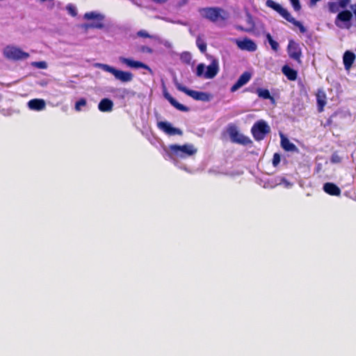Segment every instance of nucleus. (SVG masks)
<instances>
[{"label":"nucleus","mask_w":356,"mask_h":356,"mask_svg":"<svg viewBox=\"0 0 356 356\" xmlns=\"http://www.w3.org/2000/svg\"><path fill=\"white\" fill-rule=\"evenodd\" d=\"M227 133L232 143L248 145L252 143L249 137L239 133L237 127L234 124H229L227 126Z\"/></svg>","instance_id":"4"},{"label":"nucleus","mask_w":356,"mask_h":356,"mask_svg":"<svg viewBox=\"0 0 356 356\" xmlns=\"http://www.w3.org/2000/svg\"><path fill=\"white\" fill-rule=\"evenodd\" d=\"M86 105V100L84 98H81L78 100L75 104V109L78 111H81V106H85Z\"/></svg>","instance_id":"30"},{"label":"nucleus","mask_w":356,"mask_h":356,"mask_svg":"<svg viewBox=\"0 0 356 356\" xmlns=\"http://www.w3.org/2000/svg\"><path fill=\"white\" fill-rule=\"evenodd\" d=\"M282 72L289 81H295L298 77V72L287 65L282 67Z\"/></svg>","instance_id":"24"},{"label":"nucleus","mask_w":356,"mask_h":356,"mask_svg":"<svg viewBox=\"0 0 356 356\" xmlns=\"http://www.w3.org/2000/svg\"><path fill=\"white\" fill-rule=\"evenodd\" d=\"M328 8H329V10L333 13H336L338 10L337 4L335 2H329Z\"/></svg>","instance_id":"34"},{"label":"nucleus","mask_w":356,"mask_h":356,"mask_svg":"<svg viewBox=\"0 0 356 356\" xmlns=\"http://www.w3.org/2000/svg\"><path fill=\"white\" fill-rule=\"evenodd\" d=\"M137 35L141 38H152V35H150L145 30H140L138 31Z\"/></svg>","instance_id":"35"},{"label":"nucleus","mask_w":356,"mask_h":356,"mask_svg":"<svg viewBox=\"0 0 356 356\" xmlns=\"http://www.w3.org/2000/svg\"><path fill=\"white\" fill-rule=\"evenodd\" d=\"M143 51H146L149 52V53H151L152 51V50L149 47H143Z\"/></svg>","instance_id":"40"},{"label":"nucleus","mask_w":356,"mask_h":356,"mask_svg":"<svg viewBox=\"0 0 356 356\" xmlns=\"http://www.w3.org/2000/svg\"><path fill=\"white\" fill-rule=\"evenodd\" d=\"M266 5L267 7L270 8L278 13L286 21L297 26L302 33H305L306 32V29L302 24L293 17L289 12L280 4L276 3L273 0H267Z\"/></svg>","instance_id":"1"},{"label":"nucleus","mask_w":356,"mask_h":356,"mask_svg":"<svg viewBox=\"0 0 356 356\" xmlns=\"http://www.w3.org/2000/svg\"><path fill=\"white\" fill-rule=\"evenodd\" d=\"M281 156L279 153H275L273 156L272 163L274 167H277L280 163Z\"/></svg>","instance_id":"31"},{"label":"nucleus","mask_w":356,"mask_h":356,"mask_svg":"<svg viewBox=\"0 0 356 356\" xmlns=\"http://www.w3.org/2000/svg\"><path fill=\"white\" fill-rule=\"evenodd\" d=\"M290 1L295 11L300 10L301 5L299 0H290Z\"/></svg>","instance_id":"33"},{"label":"nucleus","mask_w":356,"mask_h":356,"mask_svg":"<svg viewBox=\"0 0 356 356\" xmlns=\"http://www.w3.org/2000/svg\"><path fill=\"white\" fill-rule=\"evenodd\" d=\"M202 17L212 22L226 20L229 15L227 12L218 7H209L200 9Z\"/></svg>","instance_id":"2"},{"label":"nucleus","mask_w":356,"mask_h":356,"mask_svg":"<svg viewBox=\"0 0 356 356\" xmlns=\"http://www.w3.org/2000/svg\"><path fill=\"white\" fill-rule=\"evenodd\" d=\"M66 9L68 11V13L70 15H71L73 17H75L77 15V11H76V8L72 5V4H68L67 6H66Z\"/></svg>","instance_id":"32"},{"label":"nucleus","mask_w":356,"mask_h":356,"mask_svg":"<svg viewBox=\"0 0 356 356\" xmlns=\"http://www.w3.org/2000/svg\"><path fill=\"white\" fill-rule=\"evenodd\" d=\"M196 45L202 53L207 51V44L200 36H198L196 39Z\"/></svg>","instance_id":"27"},{"label":"nucleus","mask_w":356,"mask_h":356,"mask_svg":"<svg viewBox=\"0 0 356 356\" xmlns=\"http://www.w3.org/2000/svg\"><path fill=\"white\" fill-rule=\"evenodd\" d=\"M237 46L242 50L254 51L257 49V44L250 39L245 38L242 41L237 42Z\"/></svg>","instance_id":"17"},{"label":"nucleus","mask_w":356,"mask_h":356,"mask_svg":"<svg viewBox=\"0 0 356 356\" xmlns=\"http://www.w3.org/2000/svg\"><path fill=\"white\" fill-rule=\"evenodd\" d=\"M169 149L172 154L181 158L192 156L197 152V149L191 144L183 145L173 144L169 146Z\"/></svg>","instance_id":"5"},{"label":"nucleus","mask_w":356,"mask_h":356,"mask_svg":"<svg viewBox=\"0 0 356 356\" xmlns=\"http://www.w3.org/2000/svg\"><path fill=\"white\" fill-rule=\"evenodd\" d=\"M218 62L217 60L213 59L211 63L207 66L204 77L205 79H213L218 74Z\"/></svg>","instance_id":"15"},{"label":"nucleus","mask_w":356,"mask_h":356,"mask_svg":"<svg viewBox=\"0 0 356 356\" xmlns=\"http://www.w3.org/2000/svg\"><path fill=\"white\" fill-rule=\"evenodd\" d=\"M163 96L170 103V104L177 110L184 112L189 111V108L187 106L179 103L174 97H172L166 89L163 90Z\"/></svg>","instance_id":"14"},{"label":"nucleus","mask_w":356,"mask_h":356,"mask_svg":"<svg viewBox=\"0 0 356 356\" xmlns=\"http://www.w3.org/2000/svg\"><path fill=\"white\" fill-rule=\"evenodd\" d=\"M266 36L272 49L274 50L275 51H277L279 49L278 42L273 40V38H272L271 35L269 33H268Z\"/></svg>","instance_id":"28"},{"label":"nucleus","mask_w":356,"mask_h":356,"mask_svg":"<svg viewBox=\"0 0 356 356\" xmlns=\"http://www.w3.org/2000/svg\"><path fill=\"white\" fill-rule=\"evenodd\" d=\"M251 73L249 72H243L238 79L236 82L231 87L230 91L234 92L238 90L240 88L249 82L251 79Z\"/></svg>","instance_id":"12"},{"label":"nucleus","mask_w":356,"mask_h":356,"mask_svg":"<svg viewBox=\"0 0 356 356\" xmlns=\"http://www.w3.org/2000/svg\"><path fill=\"white\" fill-rule=\"evenodd\" d=\"M355 60V55L350 51H346L343 54V62L346 70H349Z\"/></svg>","instance_id":"19"},{"label":"nucleus","mask_w":356,"mask_h":356,"mask_svg":"<svg viewBox=\"0 0 356 356\" xmlns=\"http://www.w3.org/2000/svg\"><path fill=\"white\" fill-rule=\"evenodd\" d=\"M84 19L88 20H93L91 23L85 25L86 29H102L104 27V16L96 12H89L84 14Z\"/></svg>","instance_id":"7"},{"label":"nucleus","mask_w":356,"mask_h":356,"mask_svg":"<svg viewBox=\"0 0 356 356\" xmlns=\"http://www.w3.org/2000/svg\"><path fill=\"white\" fill-rule=\"evenodd\" d=\"M113 108V102L108 98L102 99L98 104V109L101 112H111Z\"/></svg>","instance_id":"21"},{"label":"nucleus","mask_w":356,"mask_h":356,"mask_svg":"<svg viewBox=\"0 0 356 356\" xmlns=\"http://www.w3.org/2000/svg\"><path fill=\"white\" fill-rule=\"evenodd\" d=\"M3 55L7 59L13 60L26 59L29 56L28 53L13 46H7L3 49Z\"/></svg>","instance_id":"8"},{"label":"nucleus","mask_w":356,"mask_h":356,"mask_svg":"<svg viewBox=\"0 0 356 356\" xmlns=\"http://www.w3.org/2000/svg\"><path fill=\"white\" fill-rule=\"evenodd\" d=\"M281 146L286 152H296L298 151V147L282 134L281 135Z\"/></svg>","instance_id":"22"},{"label":"nucleus","mask_w":356,"mask_h":356,"mask_svg":"<svg viewBox=\"0 0 356 356\" xmlns=\"http://www.w3.org/2000/svg\"><path fill=\"white\" fill-rule=\"evenodd\" d=\"M316 97L318 106V111L321 113L323 111L324 106L327 103L326 95L323 90H318Z\"/></svg>","instance_id":"20"},{"label":"nucleus","mask_w":356,"mask_h":356,"mask_svg":"<svg viewBox=\"0 0 356 356\" xmlns=\"http://www.w3.org/2000/svg\"><path fill=\"white\" fill-rule=\"evenodd\" d=\"M176 86L179 91L184 92L195 100H200L203 102H207L209 100V95L204 92L190 90L179 83H177Z\"/></svg>","instance_id":"9"},{"label":"nucleus","mask_w":356,"mask_h":356,"mask_svg":"<svg viewBox=\"0 0 356 356\" xmlns=\"http://www.w3.org/2000/svg\"><path fill=\"white\" fill-rule=\"evenodd\" d=\"M157 127L165 134L170 136L179 135L181 136L183 132L181 129L172 127L171 124L168 122H158Z\"/></svg>","instance_id":"11"},{"label":"nucleus","mask_w":356,"mask_h":356,"mask_svg":"<svg viewBox=\"0 0 356 356\" xmlns=\"http://www.w3.org/2000/svg\"><path fill=\"white\" fill-rule=\"evenodd\" d=\"M185 56H188V58L190 59V55H189V54L186 53V54H185Z\"/></svg>","instance_id":"41"},{"label":"nucleus","mask_w":356,"mask_h":356,"mask_svg":"<svg viewBox=\"0 0 356 356\" xmlns=\"http://www.w3.org/2000/svg\"><path fill=\"white\" fill-rule=\"evenodd\" d=\"M29 108L33 111H42L44 108V100L42 99H33L28 102Z\"/></svg>","instance_id":"23"},{"label":"nucleus","mask_w":356,"mask_h":356,"mask_svg":"<svg viewBox=\"0 0 356 356\" xmlns=\"http://www.w3.org/2000/svg\"><path fill=\"white\" fill-rule=\"evenodd\" d=\"M350 0H341L339 3V6L342 8H346L348 4L349 3Z\"/></svg>","instance_id":"36"},{"label":"nucleus","mask_w":356,"mask_h":356,"mask_svg":"<svg viewBox=\"0 0 356 356\" xmlns=\"http://www.w3.org/2000/svg\"><path fill=\"white\" fill-rule=\"evenodd\" d=\"M205 65L203 63H200L197 66L196 75L197 76H202L204 74Z\"/></svg>","instance_id":"29"},{"label":"nucleus","mask_w":356,"mask_h":356,"mask_svg":"<svg viewBox=\"0 0 356 356\" xmlns=\"http://www.w3.org/2000/svg\"><path fill=\"white\" fill-rule=\"evenodd\" d=\"M102 69L104 71L112 74L117 80L124 83L130 82L133 80L134 78V75L131 72L117 70L108 65H102Z\"/></svg>","instance_id":"6"},{"label":"nucleus","mask_w":356,"mask_h":356,"mask_svg":"<svg viewBox=\"0 0 356 356\" xmlns=\"http://www.w3.org/2000/svg\"><path fill=\"white\" fill-rule=\"evenodd\" d=\"M323 190L330 195L339 196L341 195V189L336 184L331 182L324 184Z\"/></svg>","instance_id":"18"},{"label":"nucleus","mask_w":356,"mask_h":356,"mask_svg":"<svg viewBox=\"0 0 356 356\" xmlns=\"http://www.w3.org/2000/svg\"><path fill=\"white\" fill-rule=\"evenodd\" d=\"M246 22H247V24H248V27L247 28H243L241 26H236V29L241 30V31H245V32H251V31H252L254 30V29L255 24H254V22L252 16L249 13H247V14H246Z\"/></svg>","instance_id":"25"},{"label":"nucleus","mask_w":356,"mask_h":356,"mask_svg":"<svg viewBox=\"0 0 356 356\" xmlns=\"http://www.w3.org/2000/svg\"><path fill=\"white\" fill-rule=\"evenodd\" d=\"M120 61L127 65L129 67L133 68H142V69H148L149 70V67L145 63L138 61V60H134L131 58H125V57H120Z\"/></svg>","instance_id":"13"},{"label":"nucleus","mask_w":356,"mask_h":356,"mask_svg":"<svg viewBox=\"0 0 356 356\" xmlns=\"http://www.w3.org/2000/svg\"><path fill=\"white\" fill-rule=\"evenodd\" d=\"M257 94L259 97L264 99H270L273 102H275V99L273 98V97L270 95V93L268 89H264L260 88H257Z\"/></svg>","instance_id":"26"},{"label":"nucleus","mask_w":356,"mask_h":356,"mask_svg":"<svg viewBox=\"0 0 356 356\" xmlns=\"http://www.w3.org/2000/svg\"><path fill=\"white\" fill-rule=\"evenodd\" d=\"M153 1L158 3H163L166 2L168 0H152Z\"/></svg>","instance_id":"39"},{"label":"nucleus","mask_w":356,"mask_h":356,"mask_svg":"<svg viewBox=\"0 0 356 356\" xmlns=\"http://www.w3.org/2000/svg\"><path fill=\"white\" fill-rule=\"evenodd\" d=\"M35 65L41 69L44 68V61H40V62L35 63Z\"/></svg>","instance_id":"38"},{"label":"nucleus","mask_w":356,"mask_h":356,"mask_svg":"<svg viewBox=\"0 0 356 356\" xmlns=\"http://www.w3.org/2000/svg\"><path fill=\"white\" fill-rule=\"evenodd\" d=\"M331 161L332 163H339L341 161V159L337 155H332L331 158Z\"/></svg>","instance_id":"37"},{"label":"nucleus","mask_w":356,"mask_h":356,"mask_svg":"<svg viewBox=\"0 0 356 356\" xmlns=\"http://www.w3.org/2000/svg\"><path fill=\"white\" fill-rule=\"evenodd\" d=\"M287 51L291 58L297 61L299 64L301 63L300 58L302 56V51L298 43L294 42L293 40H289L287 47Z\"/></svg>","instance_id":"10"},{"label":"nucleus","mask_w":356,"mask_h":356,"mask_svg":"<svg viewBox=\"0 0 356 356\" xmlns=\"http://www.w3.org/2000/svg\"><path fill=\"white\" fill-rule=\"evenodd\" d=\"M353 18V14L350 10H342L337 15L335 19V24L338 27H341L339 22H349Z\"/></svg>","instance_id":"16"},{"label":"nucleus","mask_w":356,"mask_h":356,"mask_svg":"<svg viewBox=\"0 0 356 356\" xmlns=\"http://www.w3.org/2000/svg\"><path fill=\"white\" fill-rule=\"evenodd\" d=\"M270 132V128L267 122L263 120L257 121L251 128V133L257 141L264 139L266 136Z\"/></svg>","instance_id":"3"}]
</instances>
